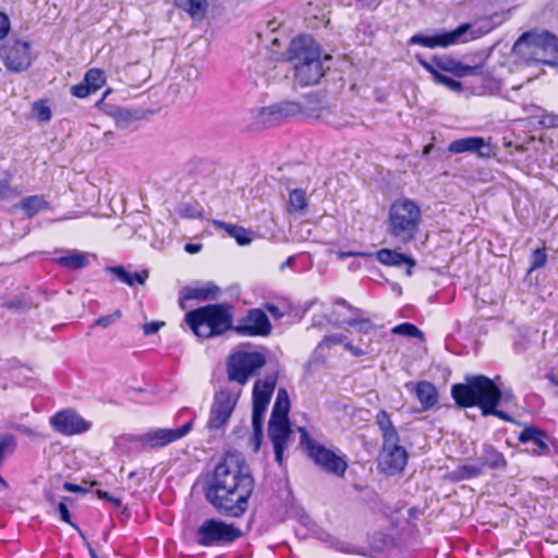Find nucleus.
Returning a JSON list of instances; mask_svg holds the SVG:
<instances>
[{
    "label": "nucleus",
    "instance_id": "obj_1",
    "mask_svg": "<svg viewBox=\"0 0 558 558\" xmlns=\"http://www.w3.org/2000/svg\"><path fill=\"white\" fill-rule=\"evenodd\" d=\"M254 486L255 481L245 470L244 461L226 457L216 465L205 497L220 514L240 518L247 509Z\"/></svg>",
    "mask_w": 558,
    "mask_h": 558
},
{
    "label": "nucleus",
    "instance_id": "obj_2",
    "mask_svg": "<svg viewBox=\"0 0 558 558\" xmlns=\"http://www.w3.org/2000/svg\"><path fill=\"white\" fill-rule=\"evenodd\" d=\"M288 60L293 63L295 81L302 86L317 84L325 74L319 46L308 35L291 40Z\"/></svg>",
    "mask_w": 558,
    "mask_h": 558
},
{
    "label": "nucleus",
    "instance_id": "obj_3",
    "mask_svg": "<svg viewBox=\"0 0 558 558\" xmlns=\"http://www.w3.org/2000/svg\"><path fill=\"white\" fill-rule=\"evenodd\" d=\"M512 54L526 64L558 65V37L549 31L524 32L512 46Z\"/></svg>",
    "mask_w": 558,
    "mask_h": 558
},
{
    "label": "nucleus",
    "instance_id": "obj_4",
    "mask_svg": "<svg viewBox=\"0 0 558 558\" xmlns=\"http://www.w3.org/2000/svg\"><path fill=\"white\" fill-rule=\"evenodd\" d=\"M415 59L421 66L432 75L436 84L444 85L456 93L463 90L462 83L441 72L449 73L458 78L483 76L485 74L483 64L468 65L449 54H434L430 57V60H426L422 54L416 53Z\"/></svg>",
    "mask_w": 558,
    "mask_h": 558
},
{
    "label": "nucleus",
    "instance_id": "obj_5",
    "mask_svg": "<svg viewBox=\"0 0 558 558\" xmlns=\"http://www.w3.org/2000/svg\"><path fill=\"white\" fill-rule=\"evenodd\" d=\"M184 322L198 338H214L233 331V306L217 303L201 306L185 314Z\"/></svg>",
    "mask_w": 558,
    "mask_h": 558
},
{
    "label": "nucleus",
    "instance_id": "obj_6",
    "mask_svg": "<svg viewBox=\"0 0 558 558\" xmlns=\"http://www.w3.org/2000/svg\"><path fill=\"white\" fill-rule=\"evenodd\" d=\"M375 418L383 437V445L378 456V466L387 475L399 474L408 464V451L400 445L399 433L388 412L380 410Z\"/></svg>",
    "mask_w": 558,
    "mask_h": 558
},
{
    "label": "nucleus",
    "instance_id": "obj_7",
    "mask_svg": "<svg viewBox=\"0 0 558 558\" xmlns=\"http://www.w3.org/2000/svg\"><path fill=\"white\" fill-rule=\"evenodd\" d=\"M451 397L460 409L478 407L483 412L504 393L494 379L485 375H466L464 383L451 386Z\"/></svg>",
    "mask_w": 558,
    "mask_h": 558
},
{
    "label": "nucleus",
    "instance_id": "obj_8",
    "mask_svg": "<svg viewBox=\"0 0 558 558\" xmlns=\"http://www.w3.org/2000/svg\"><path fill=\"white\" fill-rule=\"evenodd\" d=\"M422 222L421 207L410 198L396 199L388 210V233L400 241L409 243L418 233Z\"/></svg>",
    "mask_w": 558,
    "mask_h": 558
},
{
    "label": "nucleus",
    "instance_id": "obj_9",
    "mask_svg": "<svg viewBox=\"0 0 558 558\" xmlns=\"http://www.w3.org/2000/svg\"><path fill=\"white\" fill-rule=\"evenodd\" d=\"M267 349L251 350V344H242L226 361L228 380L245 386L267 363Z\"/></svg>",
    "mask_w": 558,
    "mask_h": 558
},
{
    "label": "nucleus",
    "instance_id": "obj_10",
    "mask_svg": "<svg viewBox=\"0 0 558 558\" xmlns=\"http://www.w3.org/2000/svg\"><path fill=\"white\" fill-rule=\"evenodd\" d=\"M300 432V445L314 463L327 473L343 477L348 469L345 458L314 440L304 428H301Z\"/></svg>",
    "mask_w": 558,
    "mask_h": 558
},
{
    "label": "nucleus",
    "instance_id": "obj_11",
    "mask_svg": "<svg viewBox=\"0 0 558 558\" xmlns=\"http://www.w3.org/2000/svg\"><path fill=\"white\" fill-rule=\"evenodd\" d=\"M242 536V531L232 523L217 519L205 520L196 531V543L203 547L227 545Z\"/></svg>",
    "mask_w": 558,
    "mask_h": 558
},
{
    "label": "nucleus",
    "instance_id": "obj_12",
    "mask_svg": "<svg viewBox=\"0 0 558 558\" xmlns=\"http://www.w3.org/2000/svg\"><path fill=\"white\" fill-rule=\"evenodd\" d=\"M240 392H234L230 388H220L215 392L206 425L209 430H218L228 424L239 401Z\"/></svg>",
    "mask_w": 558,
    "mask_h": 558
},
{
    "label": "nucleus",
    "instance_id": "obj_13",
    "mask_svg": "<svg viewBox=\"0 0 558 558\" xmlns=\"http://www.w3.org/2000/svg\"><path fill=\"white\" fill-rule=\"evenodd\" d=\"M0 57L9 71H26L33 62L31 43L20 39L8 40L0 47Z\"/></svg>",
    "mask_w": 558,
    "mask_h": 558
},
{
    "label": "nucleus",
    "instance_id": "obj_14",
    "mask_svg": "<svg viewBox=\"0 0 558 558\" xmlns=\"http://www.w3.org/2000/svg\"><path fill=\"white\" fill-rule=\"evenodd\" d=\"M519 442L526 445L525 451L533 457H550L556 440L535 425H525L518 436Z\"/></svg>",
    "mask_w": 558,
    "mask_h": 558
},
{
    "label": "nucleus",
    "instance_id": "obj_15",
    "mask_svg": "<svg viewBox=\"0 0 558 558\" xmlns=\"http://www.w3.org/2000/svg\"><path fill=\"white\" fill-rule=\"evenodd\" d=\"M194 418H191L179 428L151 429L138 436L136 441L142 449H159L186 436L192 430Z\"/></svg>",
    "mask_w": 558,
    "mask_h": 558
},
{
    "label": "nucleus",
    "instance_id": "obj_16",
    "mask_svg": "<svg viewBox=\"0 0 558 558\" xmlns=\"http://www.w3.org/2000/svg\"><path fill=\"white\" fill-rule=\"evenodd\" d=\"M272 325L262 308H251L233 325V331L242 337H267Z\"/></svg>",
    "mask_w": 558,
    "mask_h": 558
},
{
    "label": "nucleus",
    "instance_id": "obj_17",
    "mask_svg": "<svg viewBox=\"0 0 558 558\" xmlns=\"http://www.w3.org/2000/svg\"><path fill=\"white\" fill-rule=\"evenodd\" d=\"M470 24H461L456 29L451 32H445L440 34H435L432 36H425L422 34H415L409 39L410 45H421L426 48H436V47H449L454 45L461 40V38L468 33L470 29Z\"/></svg>",
    "mask_w": 558,
    "mask_h": 558
},
{
    "label": "nucleus",
    "instance_id": "obj_18",
    "mask_svg": "<svg viewBox=\"0 0 558 558\" xmlns=\"http://www.w3.org/2000/svg\"><path fill=\"white\" fill-rule=\"evenodd\" d=\"M52 428L62 435H75L87 432L90 424L87 423L73 410H63L57 412L50 418Z\"/></svg>",
    "mask_w": 558,
    "mask_h": 558
},
{
    "label": "nucleus",
    "instance_id": "obj_19",
    "mask_svg": "<svg viewBox=\"0 0 558 558\" xmlns=\"http://www.w3.org/2000/svg\"><path fill=\"white\" fill-rule=\"evenodd\" d=\"M290 421L269 420L268 437L274 446L275 460L279 465L283 462V452L291 435Z\"/></svg>",
    "mask_w": 558,
    "mask_h": 558
},
{
    "label": "nucleus",
    "instance_id": "obj_20",
    "mask_svg": "<svg viewBox=\"0 0 558 558\" xmlns=\"http://www.w3.org/2000/svg\"><path fill=\"white\" fill-rule=\"evenodd\" d=\"M448 151L451 154H475L480 158H489L493 155L492 145L481 136L454 140L448 145Z\"/></svg>",
    "mask_w": 558,
    "mask_h": 558
},
{
    "label": "nucleus",
    "instance_id": "obj_21",
    "mask_svg": "<svg viewBox=\"0 0 558 558\" xmlns=\"http://www.w3.org/2000/svg\"><path fill=\"white\" fill-rule=\"evenodd\" d=\"M485 7L478 20L482 23L481 28L489 32L501 25L508 20L512 9H504L499 7V2H484Z\"/></svg>",
    "mask_w": 558,
    "mask_h": 558
},
{
    "label": "nucleus",
    "instance_id": "obj_22",
    "mask_svg": "<svg viewBox=\"0 0 558 558\" xmlns=\"http://www.w3.org/2000/svg\"><path fill=\"white\" fill-rule=\"evenodd\" d=\"M278 369L269 371L263 379H257L252 391L254 402L269 404L278 381Z\"/></svg>",
    "mask_w": 558,
    "mask_h": 558
},
{
    "label": "nucleus",
    "instance_id": "obj_23",
    "mask_svg": "<svg viewBox=\"0 0 558 558\" xmlns=\"http://www.w3.org/2000/svg\"><path fill=\"white\" fill-rule=\"evenodd\" d=\"M411 387L414 389L415 396L421 403L422 411H428L436 405L438 401V391L434 384L426 380L418 381L415 385L412 383L405 384L407 389H410Z\"/></svg>",
    "mask_w": 558,
    "mask_h": 558
},
{
    "label": "nucleus",
    "instance_id": "obj_24",
    "mask_svg": "<svg viewBox=\"0 0 558 558\" xmlns=\"http://www.w3.org/2000/svg\"><path fill=\"white\" fill-rule=\"evenodd\" d=\"M376 258L379 263L386 266L402 267L407 266V275H412V268L416 262L409 255L397 252L396 250L381 248L376 252Z\"/></svg>",
    "mask_w": 558,
    "mask_h": 558
},
{
    "label": "nucleus",
    "instance_id": "obj_25",
    "mask_svg": "<svg viewBox=\"0 0 558 558\" xmlns=\"http://www.w3.org/2000/svg\"><path fill=\"white\" fill-rule=\"evenodd\" d=\"M478 462L482 464L483 470H485V468L490 470H506L508 465L504 453L489 442L482 445V457Z\"/></svg>",
    "mask_w": 558,
    "mask_h": 558
},
{
    "label": "nucleus",
    "instance_id": "obj_26",
    "mask_svg": "<svg viewBox=\"0 0 558 558\" xmlns=\"http://www.w3.org/2000/svg\"><path fill=\"white\" fill-rule=\"evenodd\" d=\"M106 271L114 276L119 281L132 287L135 282L144 284L149 274L144 269L140 272H130L123 266H108Z\"/></svg>",
    "mask_w": 558,
    "mask_h": 558
},
{
    "label": "nucleus",
    "instance_id": "obj_27",
    "mask_svg": "<svg viewBox=\"0 0 558 558\" xmlns=\"http://www.w3.org/2000/svg\"><path fill=\"white\" fill-rule=\"evenodd\" d=\"M302 109L306 116L316 119H324L329 113L328 107L317 94L305 95Z\"/></svg>",
    "mask_w": 558,
    "mask_h": 558
},
{
    "label": "nucleus",
    "instance_id": "obj_28",
    "mask_svg": "<svg viewBox=\"0 0 558 558\" xmlns=\"http://www.w3.org/2000/svg\"><path fill=\"white\" fill-rule=\"evenodd\" d=\"M215 226L223 230L230 238H233L239 245H247L253 241L252 231L221 220H215Z\"/></svg>",
    "mask_w": 558,
    "mask_h": 558
},
{
    "label": "nucleus",
    "instance_id": "obj_29",
    "mask_svg": "<svg viewBox=\"0 0 558 558\" xmlns=\"http://www.w3.org/2000/svg\"><path fill=\"white\" fill-rule=\"evenodd\" d=\"M484 473L482 464L480 462L468 463L458 465L453 471L448 474V477L452 482H462L472 478H476Z\"/></svg>",
    "mask_w": 558,
    "mask_h": 558
},
{
    "label": "nucleus",
    "instance_id": "obj_30",
    "mask_svg": "<svg viewBox=\"0 0 558 558\" xmlns=\"http://www.w3.org/2000/svg\"><path fill=\"white\" fill-rule=\"evenodd\" d=\"M290 398L284 388L277 392L275 404L270 414V420L289 421Z\"/></svg>",
    "mask_w": 558,
    "mask_h": 558
},
{
    "label": "nucleus",
    "instance_id": "obj_31",
    "mask_svg": "<svg viewBox=\"0 0 558 558\" xmlns=\"http://www.w3.org/2000/svg\"><path fill=\"white\" fill-rule=\"evenodd\" d=\"M256 124L262 128H271L280 124L282 121L277 113L275 105L262 107L253 111Z\"/></svg>",
    "mask_w": 558,
    "mask_h": 558
},
{
    "label": "nucleus",
    "instance_id": "obj_32",
    "mask_svg": "<svg viewBox=\"0 0 558 558\" xmlns=\"http://www.w3.org/2000/svg\"><path fill=\"white\" fill-rule=\"evenodd\" d=\"M56 262L66 269L77 270L84 268L88 264V258L85 253L68 251L65 255L56 258Z\"/></svg>",
    "mask_w": 558,
    "mask_h": 558
},
{
    "label": "nucleus",
    "instance_id": "obj_33",
    "mask_svg": "<svg viewBox=\"0 0 558 558\" xmlns=\"http://www.w3.org/2000/svg\"><path fill=\"white\" fill-rule=\"evenodd\" d=\"M220 293V289L214 283H207L202 288H185L184 289V299L186 300H214Z\"/></svg>",
    "mask_w": 558,
    "mask_h": 558
},
{
    "label": "nucleus",
    "instance_id": "obj_34",
    "mask_svg": "<svg viewBox=\"0 0 558 558\" xmlns=\"http://www.w3.org/2000/svg\"><path fill=\"white\" fill-rule=\"evenodd\" d=\"M17 207L23 209L28 217H34L40 210L48 208V203L41 195H32L24 197Z\"/></svg>",
    "mask_w": 558,
    "mask_h": 558
},
{
    "label": "nucleus",
    "instance_id": "obj_35",
    "mask_svg": "<svg viewBox=\"0 0 558 558\" xmlns=\"http://www.w3.org/2000/svg\"><path fill=\"white\" fill-rule=\"evenodd\" d=\"M179 9L185 11L193 20L202 21L207 12L208 2H174Z\"/></svg>",
    "mask_w": 558,
    "mask_h": 558
},
{
    "label": "nucleus",
    "instance_id": "obj_36",
    "mask_svg": "<svg viewBox=\"0 0 558 558\" xmlns=\"http://www.w3.org/2000/svg\"><path fill=\"white\" fill-rule=\"evenodd\" d=\"M307 207L306 194L302 189H294L290 192L288 211L298 213L303 211Z\"/></svg>",
    "mask_w": 558,
    "mask_h": 558
},
{
    "label": "nucleus",
    "instance_id": "obj_37",
    "mask_svg": "<svg viewBox=\"0 0 558 558\" xmlns=\"http://www.w3.org/2000/svg\"><path fill=\"white\" fill-rule=\"evenodd\" d=\"M16 446L17 442L14 435H0V465L8 457L12 456L15 452Z\"/></svg>",
    "mask_w": 558,
    "mask_h": 558
},
{
    "label": "nucleus",
    "instance_id": "obj_38",
    "mask_svg": "<svg viewBox=\"0 0 558 558\" xmlns=\"http://www.w3.org/2000/svg\"><path fill=\"white\" fill-rule=\"evenodd\" d=\"M275 106L281 121L303 112L302 105L295 101H281L279 104H275Z\"/></svg>",
    "mask_w": 558,
    "mask_h": 558
},
{
    "label": "nucleus",
    "instance_id": "obj_39",
    "mask_svg": "<svg viewBox=\"0 0 558 558\" xmlns=\"http://www.w3.org/2000/svg\"><path fill=\"white\" fill-rule=\"evenodd\" d=\"M84 81L88 84L94 93L100 89L106 83V75L99 69H90L85 73Z\"/></svg>",
    "mask_w": 558,
    "mask_h": 558
},
{
    "label": "nucleus",
    "instance_id": "obj_40",
    "mask_svg": "<svg viewBox=\"0 0 558 558\" xmlns=\"http://www.w3.org/2000/svg\"><path fill=\"white\" fill-rule=\"evenodd\" d=\"M392 333L417 339L424 338V333L415 325L411 323H402L393 327Z\"/></svg>",
    "mask_w": 558,
    "mask_h": 558
},
{
    "label": "nucleus",
    "instance_id": "obj_41",
    "mask_svg": "<svg viewBox=\"0 0 558 558\" xmlns=\"http://www.w3.org/2000/svg\"><path fill=\"white\" fill-rule=\"evenodd\" d=\"M502 397H498L493 401L483 412V416H496L505 422H513V418L505 411L498 410L497 407L500 404Z\"/></svg>",
    "mask_w": 558,
    "mask_h": 558
},
{
    "label": "nucleus",
    "instance_id": "obj_42",
    "mask_svg": "<svg viewBox=\"0 0 558 558\" xmlns=\"http://www.w3.org/2000/svg\"><path fill=\"white\" fill-rule=\"evenodd\" d=\"M345 323L348 326L354 328L360 333H368L372 329L375 328V325L372 323V320L365 317L355 316L349 318Z\"/></svg>",
    "mask_w": 558,
    "mask_h": 558
},
{
    "label": "nucleus",
    "instance_id": "obj_43",
    "mask_svg": "<svg viewBox=\"0 0 558 558\" xmlns=\"http://www.w3.org/2000/svg\"><path fill=\"white\" fill-rule=\"evenodd\" d=\"M177 213L182 218H201L202 217V209L198 205L192 204V203H181L177 207Z\"/></svg>",
    "mask_w": 558,
    "mask_h": 558
},
{
    "label": "nucleus",
    "instance_id": "obj_44",
    "mask_svg": "<svg viewBox=\"0 0 558 558\" xmlns=\"http://www.w3.org/2000/svg\"><path fill=\"white\" fill-rule=\"evenodd\" d=\"M268 404L253 401L252 426L263 427L264 416Z\"/></svg>",
    "mask_w": 558,
    "mask_h": 558
},
{
    "label": "nucleus",
    "instance_id": "obj_45",
    "mask_svg": "<svg viewBox=\"0 0 558 558\" xmlns=\"http://www.w3.org/2000/svg\"><path fill=\"white\" fill-rule=\"evenodd\" d=\"M546 262L547 255L545 252V247L534 250L531 255V266L529 272H532L533 270L544 267L546 265Z\"/></svg>",
    "mask_w": 558,
    "mask_h": 558
},
{
    "label": "nucleus",
    "instance_id": "obj_46",
    "mask_svg": "<svg viewBox=\"0 0 558 558\" xmlns=\"http://www.w3.org/2000/svg\"><path fill=\"white\" fill-rule=\"evenodd\" d=\"M33 112L40 122H48L51 119V110L44 101H35L33 104Z\"/></svg>",
    "mask_w": 558,
    "mask_h": 558
},
{
    "label": "nucleus",
    "instance_id": "obj_47",
    "mask_svg": "<svg viewBox=\"0 0 558 558\" xmlns=\"http://www.w3.org/2000/svg\"><path fill=\"white\" fill-rule=\"evenodd\" d=\"M20 194L19 190L11 186L8 180H0V201H9Z\"/></svg>",
    "mask_w": 558,
    "mask_h": 558
},
{
    "label": "nucleus",
    "instance_id": "obj_48",
    "mask_svg": "<svg viewBox=\"0 0 558 558\" xmlns=\"http://www.w3.org/2000/svg\"><path fill=\"white\" fill-rule=\"evenodd\" d=\"M57 510H58V512H59V514H60V519H61L63 522H65V523L70 524L73 529H75V530L80 533V535H81L83 538H85V537H84V535H83V533H82V531L80 530V527H78L75 523H73V522L71 521V514H70L69 508H68V506L65 505V502H64V501H61V502H59V504L57 505Z\"/></svg>",
    "mask_w": 558,
    "mask_h": 558
},
{
    "label": "nucleus",
    "instance_id": "obj_49",
    "mask_svg": "<svg viewBox=\"0 0 558 558\" xmlns=\"http://www.w3.org/2000/svg\"><path fill=\"white\" fill-rule=\"evenodd\" d=\"M121 316H122L121 311L117 310V311H114L110 315L98 317L94 322L93 326H98V327H101V328H107L110 325H112L116 320H118Z\"/></svg>",
    "mask_w": 558,
    "mask_h": 558
},
{
    "label": "nucleus",
    "instance_id": "obj_50",
    "mask_svg": "<svg viewBox=\"0 0 558 558\" xmlns=\"http://www.w3.org/2000/svg\"><path fill=\"white\" fill-rule=\"evenodd\" d=\"M93 93L94 92L85 81L81 84L72 86L71 88V94L77 98H86Z\"/></svg>",
    "mask_w": 558,
    "mask_h": 558
},
{
    "label": "nucleus",
    "instance_id": "obj_51",
    "mask_svg": "<svg viewBox=\"0 0 558 558\" xmlns=\"http://www.w3.org/2000/svg\"><path fill=\"white\" fill-rule=\"evenodd\" d=\"M539 124L544 128H558V116L554 113H545L539 118Z\"/></svg>",
    "mask_w": 558,
    "mask_h": 558
},
{
    "label": "nucleus",
    "instance_id": "obj_52",
    "mask_svg": "<svg viewBox=\"0 0 558 558\" xmlns=\"http://www.w3.org/2000/svg\"><path fill=\"white\" fill-rule=\"evenodd\" d=\"M11 29V22L9 16L0 12V39H4Z\"/></svg>",
    "mask_w": 558,
    "mask_h": 558
},
{
    "label": "nucleus",
    "instance_id": "obj_53",
    "mask_svg": "<svg viewBox=\"0 0 558 558\" xmlns=\"http://www.w3.org/2000/svg\"><path fill=\"white\" fill-rule=\"evenodd\" d=\"M253 427V436L251 438V442L253 445L254 452H257L260 448L263 440V427L252 426Z\"/></svg>",
    "mask_w": 558,
    "mask_h": 558
},
{
    "label": "nucleus",
    "instance_id": "obj_54",
    "mask_svg": "<svg viewBox=\"0 0 558 558\" xmlns=\"http://www.w3.org/2000/svg\"><path fill=\"white\" fill-rule=\"evenodd\" d=\"M328 539H330L331 546L333 548H336L337 550L342 551V553H349V554L353 553L351 544H349L344 541L332 538L330 535H328Z\"/></svg>",
    "mask_w": 558,
    "mask_h": 558
},
{
    "label": "nucleus",
    "instance_id": "obj_55",
    "mask_svg": "<svg viewBox=\"0 0 558 558\" xmlns=\"http://www.w3.org/2000/svg\"><path fill=\"white\" fill-rule=\"evenodd\" d=\"M163 325V323H159V322H150V323H147L144 325V333L145 335H154L156 332H158V330L160 329V327Z\"/></svg>",
    "mask_w": 558,
    "mask_h": 558
},
{
    "label": "nucleus",
    "instance_id": "obj_56",
    "mask_svg": "<svg viewBox=\"0 0 558 558\" xmlns=\"http://www.w3.org/2000/svg\"><path fill=\"white\" fill-rule=\"evenodd\" d=\"M335 304L341 305V306L345 307L348 311H350L352 313H355V314H361L362 313L361 308L351 305L347 300H344L342 298H338L335 301Z\"/></svg>",
    "mask_w": 558,
    "mask_h": 558
},
{
    "label": "nucleus",
    "instance_id": "obj_57",
    "mask_svg": "<svg viewBox=\"0 0 558 558\" xmlns=\"http://www.w3.org/2000/svg\"><path fill=\"white\" fill-rule=\"evenodd\" d=\"M63 488L66 490V492H71V493H86L87 490L85 488H83L82 486L77 485V484H73V483H70V482H64L63 483Z\"/></svg>",
    "mask_w": 558,
    "mask_h": 558
},
{
    "label": "nucleus",
    "instance_id": "obj_58",
    "mask_svg": "<svg viewBox=\"0 0 558 558\" xmlns=\"http://www.w3.org/2000/svg\"><path fill=\"white\" fill-rule=\"evenodd\" d=\"M342 341V336L339 335H332V336H326L323 341L318 344V347H322L326 343H340Z\"/></svg>",
    "mask_w": 558,
    "mask_h": 558
},
{
    "label": "nucleus",
    "instance_id": "obj_59",
    "mask_svg": "<svg viewBox=\"0 0 558 558\" xmlns=\"http://www.w3.org/2000/svg\"><path fill=\"white\" fill-rule=\"evenodd\" d=\"M184 250L190 254H196L202 250V244L198 243H186Z\"/></svg>",
    "mask_w": 558,
    "mask_h": 558
},
{
    "label": "nucleus",
    "instance_id": "obj_60",
    "mask_svg": "<svg viewBox=\"0 0 558 558\" xmlns=\"http://www.w3.org/2000/svg\"><path fill=\"white\" fill-rule=\"evenodd\" d=\"M267 310L268 312L277 317V318H280L282 316V313L280 312L279 307L277 305H274V304H268L267 305Z\"/></svg>",
    "mask_w": 558,
    "mask_h": 558
},
{
    "label": "nucleus",
    "instance_id": "obj_61",
    "mask_svg": "<svg viewBox=\"0 0 558 558\" xmlns=\"http://www.w3.org/2000/svg\"><path fill=\"white\" fill-rule=\"evenodd\" d=\"M295 264V257L290 256L281 264L280 269L283 270L286 267H292Z\"/></svg>",
    "mask_w": 558,
    "mask_h": 558
},
{
    "label": "nucleus",
    "instance_id": "obj_62",
    "mask_svg": "<svg viewBox=\"0 0 558 558\" xmlns=\"http://www.w3.org/2000/svg\"><path fill=\"white\" fill-rule=\"evenodd\" d=\"M90 558H99L92 545L85 541Z\"/></svg>",
    "mask_w": 558,
    "mask_h": 558
},
{
    "label": "nucleus",
    "instance_id": "obj_63",
    "mask_svg": "<svg viewBox=\"0 0 558 558\" xmlns=\"http://www.w3.org/2000/svg\"><path fill=\"white\" fill-rule=\"evenodd\" d=\"M97 496L100 498V499H105V500H109V498L111 497L107 492H104V490H100L98 489L96 492Z\"/></svg>",
    "mask_w": 558,
    "mask_h": 558
},
{
    "label": "nucleus",
    "instance_id": "obj_64",
    "mask_svg": "<svg viewBox=\"0 0 558 558\" xmlns=\"http://www.w3.org/2000/svg\"><path fill=\"white\" fill-rule=\"evenodd\" d=\"M548 379L550 380V383L554 385V386H558V376L554 375V374H549L548 375Z\"/></svg>",
    "mask_w": 558,
    "mask_h": 558
}]
</instances>
